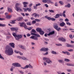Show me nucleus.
Returning <instances> with one entry per match:
<instances>
[{"mask_svg": "<svg viewBox=\"0 0 74 74\" xmlns=\"http://www.w3.org/2000/svg\"><path fill=\"white\" fill-rule=\"evenodd\" d=\"M69 37L71 38H73V35H70Z\"/></svg>", "mask_w": 74, "mask_h": 74, "instance_id": "de8ad7c7", "label": "nucleus"}, {"mask_svg": "<svg viewBox=\"0 0 74 74\" xmlns=\"http://www.w3.org/2000/svg\"><path fill=\"white\" fill-rule=\"evenodd\" d=\"M14 52L16 53H20V55H23V53L19 51H17L16 50H15L14 51Z\"/></svg>", "mask_w": 74, "mask_h": 74, "instance_id": "4468645a", "label": "nucleus"}, {"mask_svg": "<svg viewBox=\"0 0 74 74\" xmlns=\"http://www.w3.org/2000/svg\"><path fill=\"white\" fill-rule=\"evenodd\" d=\"M9 45L13 48H15V44L14 43H10L9 44Z\"/></svg>", "mask_w": 74, "mask_h": 74, "instance_id": "9d476101", "label": "nucleus"}, {"mask_svg": "<svg viewBox=\"0 0 74 74\" xmlns=\"http://www.w3.org/2000/svg\"><path fill=\"white\" fill-rule=\"evenodd\" d=\"M40 5L41 4H40V3H38V4H36V7H37V6H40Z\"/></svg>", "mask_w": 74, "mask_h": 74, "instance_id": "bf43d9fd", "label": "nucleus"}, {"mask_svg": "<svg viewBox=\"0 0 74 74\" xmlns=\"http://www.w3.org/2000/svg\"><path fill=\"white\" fill-rule=\"evenodd\" d=\"M51 20L52 21H55L56 19H55L53 18H51Z\"/></svg>", "mask_w": 74, "mask_h": 74, "instance_id": "864d4df0", "label": "nucleus"}, {"mask_svg": "<svg viewBox=\"0 0 74 74\" xmlns=\"http://www.w3.org/2000/svg\"><path fill=\"white\" fill-rule=\"evenodd\" d=\"M27 25L30 26L32 25V23H31L30 22H27Z\"/></svg>", "mask_w": 74, "mask_h": 74, "instance_id": "2f4dec72", "label": "nucleus"}, {"mask_svg": "<svg viewBox=\"0 0 74 74\" xmlns=\"http://www.w3.org/2000/svg\"><path fill=\"white\" fill-rule=\"evenodd\" d=\"M11 16H12L11 15L7 16L6 18H7V19H10L11 18Z\"/></svg>", "mask_w": 74, "mask_h": 74, "instance_id": "473e14b6", "label": "nucleus"}, {"mask_svg": "<svg viewBox=\"0 0 74 74\" xmlns=\"http://www.w3.org/2000/svg\"><path fill=\"white\" fill-rule=\"evenodd\" d=\"M13 70H14V68H13V66H12L11 68H10V71H13Z\"/></svg>", "mask_w": 74, "mask_h": 74, "instance_id": "3c124183", "label": "nucleus"}, {"mask_svg": "<svg viewBox=\"0 0 74 74\" xmlns=\"http://www.w3.org/2000/svg\"><path fill=\"white\" fill-rule=\"evenodd\" d=\"M63 60H58V62H59V63H63Z\"/></svg>", "mask_w": 74, "mask_h": 74, "instance_id": "a19ab883", "label": "nucleus"}, {"mask_svg": "<svg viewBox=\"0 0 74 74\" xmlns=\"http://www.w3.org/2000/svg\"><path fill=\"white\" fill-rule=\"evenodd\" d=\"M8 9L10 12H12V9L11 8H8Z\"/></svg>", "mask_w": 74, "mask_h": 74, "instance_id": "cd10ccee", "label": "nucleus"}, {"mask_svg": "<svg viewBox=\"0 0 74 74\" xmlns=\"http://www.w3.org/2000/svg\"><path fill=\"white\" fill-rule=\"evenodd\" d=\"M30 36V34H27V37H29Z\"/></svg>", "mask_w": 74, "mask_h": 74, "instance_id": "69168bd1", "label": "nucleus"}, {"mask_svg": "<svg viewBox=\"0 0 74 74\" xmlns=\"http://www.w3.org/2000/svg\"><path fill=\"white\" fill-rule=\"evenodd\" d=\"M43 59L44 60V61H45V62H46V63H48V64H50L51 63H52V61L50 60L49 58H46L44 57L43 58Z\"/></svg>", "mask_w": 74, "mask_h": 74, "instance_id": "7ed1b4c3", "label": "nucleus"}, {"mask_svg": "<svg viewBox=\"0 0 74 74\" xmlns=\"http://www.w3.org/2000/svg\"><path fill=\"white\" fill-rule=\"evenodd\" d=\"M19 24L20 25V26L21 27H24L25 29H27L28 30H32V27H30L29 28H27V26H26V24L25 23H20Z\"/></svg>", "mask_w": 74, "mask_h": 74, "instance_id": "f03ea898", "label": "nucleus"}, {"mask_svg": "<svg viewBox=\"0 0 74 74\" xmlns=\"http://www.w3.org/2000/svg\"><path fill=\"white\" fill-rule=\"evenodd\" d=\"M60 25L61 27H63L65 25V23L64 22H62V23H60Z\"/></svg>", "mask_w": 74, "mask_h": 74, "instance_id": "2eb2a0df", "label": "nucleus"}, {"mask_svg": "<svg viewBox=\"0 0 74 74\" xmlns=\"http://www.w3.org/2000/svg\"><path fill=\"white\" fill-rule=\"evenodd\" d=\"M0 59H3V60H4V58H3V57L2 56H1V55L0 54Z\"/></svg>", "mask_w": 74, "mask_h": 74, "instance_id": "e433bc0d", "label": "nucleus"}, {"mask_svg": "<svg viewBox=\"0 0 74 74\" xmlns=\"http://www.w3.org/2000/svg\"><path fill=\"white\" fill-rule=\"evenodd\" d=\"M12 35L13 36H14V37H15V39H16V37L17 36V35H16V33H13Z\"/></svg>", "mask_w": 74, "mask_h": 74, "instance_id": "b1692460", "label": "nucleus"}, {"mask_svg": "<svg viewBox=\"0 0 74 74\" xmlns=\"http://www.w3.org/2000/svg\"><path fill=\"white\" fill-rule=\"evenodd\" d=\"M66 46L67 47H70V45L67 44H66Z\"/></svg>", "mask_w": 74, "mask_h": 74, "instance_id": "4d7b16f0", "label": "nucleus"}, {"mask_svg": "<svg viewBox=\"0 0 74 74\" xmlns=\"http://www.w3.org/2000/svg\"><path fill=\"white\" fill-rule=\"evenodd\" d=\"M23 10H24V12H27V11H28L30 12L31 11V10H32V9H31V8H27V9H25V8H23Z\"/></svg>", "mask_w": 74, "mask_h": 74, "instance_id": "f8f14e48", "label": "nucleus"}, {"mask_svg": "<svg viewBox=\"0 0 74 74\" xmlns=\"http://www.w3.org/2000/svg\"><path fill=\"white\" fill-rule=\"evenodd\" d=\"M55 34V31H53L52 32H50L49 34H47L48 36H50V35H52V34Z\"/></svg>", "mask_w": 74, "mask_h": 74, "instance_id": "f3484780", "label": "nucleus"}, {"mask_svg": "<svg viewBox=\"0 0 74 74\" xmlns=\"http://www.w3.org/2000/svg\"><path fill=\"white\" fill-rule=\"evenodd\" d=\"M48 1V0H43L42 2L43 3H47Z\"/></svg>", "mask_w": 74, "mask_h": 74, "instance_id": "c03bdc74", "label": "nucleus"}, {"mask_svg": "<svg viewBox=\"0 0 74 74\" xmlns=\"http://www.w3.org/2000/svg\"><path fill=\"white\" fill-rule=\"evenodd\" d=\"M28 67H29V66L28 65H27L24 67V69H27V68H28Z\"/></svg>", "mask_w": 74, "mask_h": 74, "instance_id": "4c0bfd02", "label": "nucleus"}, {"mask_svg": "<svg viewBox=\"0 0 74 74\" xmlns=\"http://www.w3.org/2000/svg\"><path fill=\"white\" fill-rule=\"evenodd\" d=\"M36 30L38 32H39L42 30V29H41L40 28H37Z\"/></svg>", "mask_w": 74, "mask_h": 74, "instance_id": "aec40b11", "label": "nucleus"}, {"mask_svg": "<svg viewBox=\"0 0 74 74\" xmlns=\"http://www.w3.org/2000/svg\"><path fill=\"white\" fill-rule=\"evenodd\" d=\"M53 27L54 29L57 30V31H59V30H61V29L60 27L58 28V25H57V24H56V25H54Z\"/></svg>", "mask_w": 74, "mask_h": 74, "instance_id": "39448f33", "label": "nucleus"}, {"mask_svg": "<svg viewBox=\"0 0 74 74\" xmlns=\"http://www.w3.org/2000/svg\"><path fill=\"white\" fill-rule=\"evenodd\" d=\"M32 33H36V30L34 29H33L32 30Z\"/></svg>", "mask_w": 74, "mask_h": 74, "instance_id": "c9c22d12", "label": "nucleus"}, {"mask_svg": "<svg viewBox=\"0 0 74 74\" xmlns=\"http://www.w3.org/2000/svg\"><path fill=\"white\" fill-rule=\"evenodd\" d=\"M10 29L12 31H17L18 30V27H12L10 28Z\"/></svg>", "mask_w": 74, "mask_h": 74, "instance_id": "9b49d317", "label": "nucleus"}, {"mask_svg": "<svg viewBox=\"0 0 74 74\" xmlns=\"http://www.w3.org/2000/svg\"><path fill=\"white\" fill-rule=\"evenodd\" d=\"M18 58L19 59H23V60H26V58L24 57H21L20 56H18Z\"/></svg>", "mask_w": 74, "mask_h": 74, "instance_id": "dca6fc26", "label": "nucleus"}, {"mask_svg": "<svg viewBox=\"0 0 74 74\" xmlns=\"http://www.w3.org/2000/svg\"><path fill=\"white\" fill-rule=\"evenodd\" d=\"M29 68H33V67H32V66L31 65H30V64H29Z\"/></svg>", "mask_w": 74, "mask_h": 74, "instance_id": "0e129e2a", "label": "nucleus"}, {"mask_svg": "<svg viewBox=\"0 0 74 74\" xmlns=\"http://www.w3.org/2000/svg\"><path fill=\"white\" fill-rule=\"evenodd\" d=\"M34 40H38V38L34 36Z\"/></svg>", "mask_w": 74, "mask_h": 74, "instance_id": "8fccbe9b", "label": "nucleus"}, {"mask_svg": "<svg viewBox=\"0 0 74 74\" xmlns=\"http://www.w3.org/2000/svg\"><path fill=\"white\" fill-rule=\"evenodd\" d=\"M22 38V36L21 35H18L17 36V37L16 38V40H19V38Z\"/></svg>", "mask_w": 74, "mask_h": 74, "instance_id": "1a4fd4ad", "label": "nucleus"}, {"mask_svg": "<svg viewBox=\"0 0 74 74\" xmlns=\"http://www.w3.org/2000/svg\"><path fill=\"white\" fill-rule=\"evenodd\" d=\"M31 33L32 35L36 36V37H40V36L38 34H36L34 33H33V32H31Z\"/></svg>", "mask_w": 74, "mask_h": 74, "instance_id": "ddd939ff", "label": "nucleus"}, {"mask_svg": "<svg viewBox=\"0 0 74 74\" xmlns=\"http://www.w3.org/2000/svg\"><path fill=\"white\" fill-rule=\"evenodd\" d=\"M45 5L47 8L48 7V5L47 4H45Z\"/></svg>", "mask_w": 74, "mask_h": 74, "instance_id": "e2e57ef3", "label": "nucleus"}, {"mask_svg": "<svg viewBox=\"0 0 74 74\" xmlns=\"http://www.w3.org/2000/svg\"><path fill=\"white\" fill-rule=\"evenodd\" d=\"M59 3L61 5H63L64 4V3H63V2L62 1H60L59 2Z\"/></svg>", "mask_w": 74, "mask_h": 74, "instance_id": "c756f323", "label": "nucleus"}, {"mask_svg": "<svg viewBox=\"0 0 74 74\" xmlns=\"http://www.w3.org/2000/svg\"><path fill=\"white\" fill-rule=\"evenodd\" d=\"M51 53H52V54H54V55H56L57 53L56 51H51Z\"/></svg>", "mask_w": 74, "mask_h": 74, "instance_id": "7c9ffc66", "label": "nucleus"}, {"mask_svg": "<svg viewBox=\"0 0 74 74\" xmlns=\"http://www.w3.org/2000/svg\"><path fill=\"white\" fill-rule=\"evenodd\" d=\"M66 23L67 25H69V26H70V25H71V23L69 22H66Z\"/></svg>", "mask_w": 74, "mask_h": 74, "instance_id": "72a5a7b5", "label": "nucleus"}, {"mask_svg": "<svg viewBox=\"0 0 74 74\" xmlns=\"http://www.w3.org/2000/svg\"><path fill=\"white\" fill-rule=\"evenodd\" d=\"M63 31H65V30H66V31H67L69 30L68 29H63Z\"/></svg>", "mask_w": 74, "mask_h": 74, "instance_id": "13d9d810", "label": "nucleus"}, {"mask_svg": "<svg viewBox=\"0 0 74 74\" xmlns=\"http://www.w3.org/2000/svg\"><path fill=\"white\" fill-rule=\"evenodd\" d=\"M11 38V37L9 36H8L6 37V38L8 39L9 38Z\"/></svg>", "mask_w": 74, "mask_h": 74, "instance_id": "338daca9", "label": "nucleus"}, {"mask_svg": "<svg viewBox=\"0 0 74 74\" xmlns=\"http://www.w3.org/2000/svg\"><path fill=\"white\" fill-rule=\"evenodd\" d=\"M12 66L14 67H21V65L18 63H13L12 64Z\"/></svg>", "mask_w": 74, "mask_h": 74, "instance_id": "423d86ee", "label": "nucleus"}, {"mask_svg": "<svg viewBox=\"0 0 74 74\" xmlns=\"http://www.w3.org/2000/svg\"><path fill=\"white\" fill-rule=\"evenodd\" d=\"M70 47H73V48H74V45H70Z\"/></svg>", "mask_w": 74, "mask_h": 74, "instance_id": "6e6d98bb", "label": "nucleus"}, {"mask_svg": "<svg viewBox=\"0 0 74 74\" xmlns=\"http://www.w3.org/2000/svg\"><path fill=\"white\" fill-rule=\"evenodd\" d=\"M35 21L38 22H40V20L38 19H35Z\"/></svg>", "mask_w": 74, "mask_h": 74, "instance_id": "49530a36", "label": "nucleus"}, {"mask_svg": "<svg viewBox=\"0 0 74 74\" xmlns=\"http://www.w3.org/2000/svg\"><path fill=\"white\" fill-rule=\"evenodd\" d=\"M34 17L35 18H37V16H38V17H40V15L38 14H36V13L35 14Z\"/></svg>", "mask_w": 74, "mask_h": 74, "instance_id": "c85d7f7f", "label": "nucleus"}, {"mask_svg": "<svg viewBox=\"0 0 74 74\" xmlns=\"http://www.w3.org/2000/svg\"><path fill=\"white\" fill-rule=\"evenodd\" d=\"M68 51L69 52H73V49H70L68 50Z\"/></svg>", "mask_w": 74, "mask_h": 74, "instance_id": "37998d69", "label": "nucleus"}, {"mask_svg": "<svg viewBox=\"0 0 74 74\" xmlns=\"http://www.w3.org/2000/svg\"><path fill=\"white\" fill-rule=\"evenodd\" d=\"M23 4L24 5H26V4H28V3L27 2H24L23 3Z\"/></svg>", "mask_w": 74, "mask_h": 74, "instance_id": "a18cd8bd", "label": "nucleus"}, {"mask_svg": "<svg viewBox=\"0 0 74 74\" xmlns=\"http://www.w3.org/2000/svg\"><path fill=\"white\" fill-rule=\"evenodd\" d=\"M19 47H20L22 49H25L26 48H25V46H23L22 45H18Z\"/></svg>", "mask_w": 74, "mask_h": 74, "instance_id": "a211bd4d", "label": "nucleus"}, {"mask_svg": "<svg viewBox=\"0 0 74 74\" xmlns=\"http://www.w3.org/2000/svg\"><path fill=\"white\" fill-rule=\"evenodd\" d=\"M32 24H35V23H36V21H32Z\"/></svg>", "mask_w": 74, "mask_h": 74, "instance_id": "79ce46f5", "label": "nucleus"}, {"mask_svg": "<svg viewBox=\"0 0 74 74\" xmlns=\"http://www.w3.org/2000/svg\"><path fill=\"white\" fill-rule=\"evenodd\" d=\"M48 52H46L43 55H48Z\"/></svg>", "mask_w": 74, "mask_h": 74, "instance_id": "052dcab7", "label": "nucleus"}, {"mask_svg": "<svg viewBox=\"0 0 74 74\" xmlns=\"http://www.w3.org/2000/svg\"><path fill=\"white\" fill-rule=\"evenodd\" d=\"M67 66H74V64L68 63L67 64Z\"/></svg>", "mask_w": 74, "mask_h": 74, "instance_id": "4be33fe9", "label": "nucleus"}, {"mask_svg": "<svg viewBox=\"0 0 74 74\" xmlns=\"http://www.w3.org/2000/svg\"><path fill=\"white\" fill-rule=\"evenodd\" d=\"M30 38L31 39H34V36H32L30 37Z\"/></svg>", "mask_w": 74, "mask_h": 74, "instance_id": "09e8293b", "label": "nucleus"}, {"mask_svg": "<svg viewBox=\"0 0 74 74\" xmlns=\"http://www.w3.org/2000/svg\"><path fill=\"white\" fill-rule=\"evenodd\" d=\"M3 20H5V19L4 18H0V21H3Z\"/></svg>", "mask_w": 74, "mask_h": 74, "instance_id": "5fc2aeb1", "label": "nucleus"}, {"mask_svg": "<svg viewBox=\"0 0 74 74\" xmlns=\"http://www.w3.org/2000/svg\"><path fill=\"white\" fill-rule=\"evenodd\" d=\"M40 34L41 35H43L44 34V32L42 30L39 32Z\"/></svg>", "mask_w": 74, "mask_h": 74, "instance_id": "5701e85b", "label": "nucleus"}, {"mask_svg": "<svg viewBox=\"0 0 74 74\" xmlns=\"http://www.w3.org/2000/svg\"><path fill=\"white\" fill-rule=\"evenodd\" d=\"M23 19V18L21 17H18L17 18V20L18 21H22Z\"/></svg>", "mask_w": 74, "mask_h": 74, "instance_id": "412c9836", "label": "nucleus"}, {"mask_svg": "<svg viewBox=\"0 0 74 74\" xmlns=\"http://www.w3.org/2000/svg\"><path fill=\"white\" fill-rule=\"evenodd\" d=\"M49 11L50 12H52V13H53V12H54V11L53 10H49Z\"/></svg>", "mask_w": 74, "mask_h": 74, "instance_id": "ea45409f", "label": "nucleus"}, {"mask_svg": "<svg viewBox=\"0 0 74 74\" xmlns=\"http://www.w3.org/2000/svg\"><path fill=\"white\" fill-rule=\"evenodd\" d=\"M65 7L67 8H70L71 7V5L70 4H68L67 5H65Z\"/></svg>", "mask_w": 74, "mask_h": 74, "instance_id": "a878e982", "label": "nucleus"}, {"mask_svg": "<svg viewBox=\"0 0 74 74\" xmlns=\"http://www.w3.org/2000/svg\"><path fill=\"white\" fill-rule=\"evenodd\" d=\"M6 26V25L5 24L0 23V26H1V27H5Z\"/></svg>", "mask_w": 74, "mask_h": 74, "instance_id": "393cba45", "label": "nucleus"}, {"mask_svg": "<svg viewBox=\"0 0 74 74\" xmlns=\"http://www.w3.org/2000/svg\"><path fill=\"white\" fill-rule=\"evenodd\" d=\"M60 16H59V14H57L56 15V16L55 18H59Z\"/></svg>", "mask_w": 74, "mask_h": 74, "instance_id": "bb28decb", "label": "nucleus"}, {"mask_svg": "<svg viewBox=\"0 0 74 74\" xmlns=\"http://www.w3.org/2000/svg\"><path fill=\"white\" fill-rule=\"evenodd\" d=\"M48 50H49V49L48 48H42L40 50V51H44V52H47V51H48Z\"/></svg>", "mask_w": 74, "mask_h": 74, "instance_id": "6e6552de", "label": "nucleus"}, {"mask_svg": "<svg viewBox=\"0 0 74 74\" xmlns=\"http://www.w3.org/2000/svg\"><path fill=\"white\" fill-rule=\"evenodd\" d=\"M66 54L67 55H70V53L68 51H66Z\"/></svg>", "mask_w": 74, "mask_h": 74, "instance_id": "680f3d73", "label": "nucleus"}, {"mask_svg": "<svg viewBox=\"0 0 74 74\" xmlns=\"http://www.w3.org/2000/svg\"><path fill=\"white\" fill-rule=\"evenodd\" d=\"M5 53L6 55H8L9 56L12 55L14 53V51L12 48L10 47L9 45H7L5 48Z\"/></svg>", "mask_w": 74, "mask_h": 74, "instance_id": "f257e3e1", "label": "nucleus"}, {"mask_svg": "<svg viewBox=\"0 0 74 74\" xmlns=\"http://www.w3.org/2000/svg\"><path fill=\"white\" fill-rule=\"evenodd\" d=\"M45 18H46V19H47L48 20H49V21L51 20V18L50 17L48 16H45Z\"/></svg>", "mask_w": 74, "mask_h": 74, "instance_id": "6ab92c4d", "label": "nucleus"}, {"mask_svg": "<svg viewBox=\"0 0 74 74\" xmlns=\"http://www.w3.org/2000/svg\"><path fill=\"white\" fill-rule=\"evenodd\" d=\"M58 39L59 41H62V42H65L66 41V39L63 37L59 38Z\"/></svg>", "mask_w": 74, "mask_h": 74, "instance_id": "0eeeda50", "label": "nucleus"}, {"mask_svg": "<svg viewBox=\"0 0 74 74\" xmlns=\"http://www.w3.org/2000/svg\"><path fill=\"white\" fill-rule=\"evenodd\" d=\"M64 60L65 62H70V60L69 59L66 58Z\"/></svg>", "mask_w": 74, "mask_h": 74, "instance_id": "58836bf2", "label": "nucleus"}, {"mask_svg": "<svg viewBox=\"0 0 74 74\" xmlns=\"http://www.w3.org/2000/svg\"><path fill=\"white\" fill-rule=\"evenodd\" d=\"M65 22H69V20L68 18H66L65 20Z\"/></svg>", "mask_w": 74, "mask_h": 74, "instance_id": "603ef678", "label": "nucleus"}, {"mask_svg": "<svg viewBox=\"0 0 74 74\" xmlns=\"http://www.w3.org/2000/svg\"><path fill=\"white\" fill-rule=\"evenodd\" d=\"M16 20H12V24H14L15 23V21H16Z\"/></svg>", "mask_w": 74, "mask_h": 74, "instance_id": "f704fd0d", "label": "nucleus"}, {"mask_svg": "<svg viewBox=\"0 0 74 74\" xmlns=\"http://www.w3.org/2000/svg\"><path fill=\"white\" fill-rule=\"evenodd\" d=\"M20 5V4L19 3H16L15 5V7L17 11H22V10L19 7H18V6H19Z\"/></svg>", "mask_w": 74, "mask_h": 74, "instance_id": "20e7f679", "label": "nucleus"}, {"mask_svg": "<svg viewBox=\"0 0 74 74\" xmlns=\"http://www.w3.org/2000/svg\"><path fill=\"white\" fill-rule=\"evenodd\" d=\"M55 6H58V3H55Z\"/></svg>", "mask_w": 74, "mask_h": 74, "instance_id": "774afa93", "label": "nucleus"}]
</instances>
